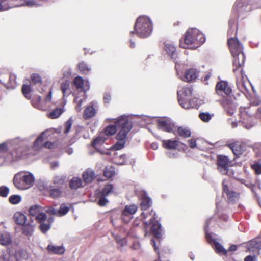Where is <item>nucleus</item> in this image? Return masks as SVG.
Segmentation results:
<instances>
[{
	"instance_id": "f257e3e1",
	"label": "nucleus",
	"mask_w": 261,
	"mask_h": 261,
	"mask_svg": "<svg viewBox=\"0 0 261 261\" xmlns=\"http://www.w3.org/2000/svg\"><path fill=\"white\" fill-rule=\"evenodd\" d=\"M205 41L203 34L196 28H190L186 32L183 40H180L179 45L183 48L195 49Z\"/></svg>"
},
{
	"instance_id": "f03ea898",
	"label": "nucleus",
	"mask_w": 261,
	"mask_h": 261,
	"mask_svg": "<svg viewBox=\"0 0 261 261\" xmlns=\"http://www.w3.org/2000/svg\"><path fill=\"white\" fill-rule=\"evenodd\" d=\"M117 126L121 127L118 133L116 135L117 142L113 146V148L115 150H118L122 149L126 143V137L132 128V123L128 120V117L126 115H122L116 121Z\"/></svg>"
},
{
	"instance_id": "7ed1b4c3",
	"label": "nucleus",
	"mask_w": 261,
	"mask_h": 261,
	"mask_svg": "<svg viewBox=\"0 0 261 261\" xmlns=\"http://www.w3.org/2000/svg\"><path fill=\"white\" fill-rule=\"evenodd\" d=\"M230 51L233 58V64L236 67L233 71L243 66L245 63V57L243 51V46L237 38L231 37L228 40Z\"/></svg>"
},
{
	"instance_id": "20e7f679",
	"label": "nucleus",
	"mask_w": 261,
	"mask_h": 261,
	"mask_svg": "<svg viewBox=\"0 0 261 261\" xmlns=\"http://www.w3.org/2000/svg\"><path fill=\"white\" fill-rule=\"evenodd\" d=\"M153 31V23L151 19L147 16L142 15L136 20L134 25V31L131 34L136 33L140 38L149 37Z\"/></svg>"
},
{
	"instance_id": "39448f33",
	"label": "nucleus",
	"mask_w": 261,
	"mask_h": 261,
	"mask_svg": "<svg viewBox=\"0 0 261 261\" xmlns=\"http://www.w3.org/2000/svg\"><path fill=\"white\" fill-rule=\"evenodd\" d=\"M35 181V177L32 173L27 171H22L16 174L13 178V183L16 188L19 190H26L31 187Z\"/></svg>"
},
{
	"instance_id": "423d86ee",
	"label": "nucleus",
	"mask_w": 261,
	"mask_h": 261,
	"mask_svg": "<svg viewBox=\"0 0 261 261\" xmlns=\"http://www.w3.org/2000/svg\"><path fill=\"white\" fill-rule=\"evenodd\" d=\"M192 93V89L190 86L179 87L177 91L178 100L179 105L184 109H189L196 107L190 100Z\"/></svg>"
},
{
	"instance_id": "0eeeda50",
	"label": "nucleus",
	"mask_w": 261,
	"mask_h": 261,
	"mask_svg": "<svg viewBox=\"0 0 261 261\" xmlns=\"http://www.w3.org/2000/svg\"><path fill=\"white\" fill-rule=\"evenodd\" d=\"M142 218L145 219L148 218L149 221H144L143 223L145 227L148 226L149 225H152L151 227V230L154 234V236L158 238L161 237V225L156 220V214L151 210L150 213L147 214L146 212H142L141 213Z\"/></svg>"
},
{
	"instance_id": "6e6552de",
	"label": "nucleus",
	"mask_w": 261,
	"mask_h": 261,
	"mask_svg": "<svg viewBox=\"0 0 261 261\" xmlns=\"http://www.w3.org/2000/svg\"><path fill=\"white\" fill-rule=\"evenodd\" d=\"M258 8L251 0H237L233 10L239 14H244Z\"/></svg>"
},
{
	"instance_id": "1a4fd4ad",
	"label": "nucleus",
	"mask_w": 261,
	"mask_h": 261,
	"mask_svg": "<svg viewBox=\"0 0 261 261\" xmlns=\"http://www.w3.org/2000/svg\"><path fill=\"white\" fill-rule=\"evenodd\" d=\"M252 113L249 107H240V121L242 123L243 126L249 129L255 125V123L252 120Z\"/></svg>"
},
{
	"instance_id": "9d476101",
	"label": "nucleus",
	"mask_w": 261,
	"mask_h": 261,
	"mask_svg": "<svg viewBox=\"0 0 261 261\" xmlns=\"http://www.w3.org/2000/svg\"><path fill=\"white\" fill-rule=\"evenodd\" d=\"M217 169L222 175L231 176L233 173L229 171V168L232 166V163L229 158L225 155H219L217 156Z\"/></svg>"
},
{
	"instance_id": "9b49d317",
	"label": "nucleus",
	"mask_w": 261,
	"mask_h": 261,
	"mask_svg": "<svg viewBox=\"0 0 261 261\" xmlns=\"http://www.w3.org/2000/svg\"><path fill=\"white\" fill-rule=\"evenodd\" d=\"M137 210V206L135 204L126 205L121 214L122 221L126 223H128Z\"/></svg>"
},
{
	"instance_id": "f8f14e48",
	"label": "nucleus",
	"mask_w": 261,
	"mask_h": 261,
	"mask_svg": "<svg viewBox=\"0 0 261 261\" xmlns=\"http://www.w3.org/2000/svg\"><path fill=\"white\" fill-rule=\"evenodd\" d=\"M216 91L218 94L224 96V95H229L231 93L232 90L227 82L221 81L217 83Z\"/></svg>"
},
{
	"instance_id": "ddd939ff",
	"label": "nucleus",
	"mask_w": 261,
	"mask_h": 261,
	"mask_svg": "<svg viewBox=\"0 0 261 261\" xmlns=\"http://www.w3.org/2000/svg\"><path fill=\"white\" fill-rule=\"evenodd\" d=\"M158 128L168 133L171 132L174 126L170 119L168 118H164L157 120Z\"/></svg>"
},
{
	"instance_id": "4468645a",
	"label": "nucleus",
	"mask_w": 261,
	"mask_h": 261,
	"mask_svg": "<svg viewBox=\"0 0 261 261\" xmlns=\"http://www.w3.org/2000/svg\"><path fill=\"white\" fill-rule=\"evenodd\" d=\"M248 251L257 255L259 254L261 249V240L259 239H255L251 240L247 244Z\"/></svg>"
},
{
	"instance_id": "2eb2a0df",
	"label": "nucleus",
	"mask_w": 261,
	"mask_h": 261,
	"mask_svg": "<svg viewBox=\"0 0 261 261\" xmlns=\"http://www.w3.org/2000/svg\"><path fill=\"white\" fill-rule=\"evenodd\" d=\"M199 75V71L195 68H190L185 71L184 75L180 77L181 80L187 82L195 81Z\"/></svg>"
},
{
	"instance_id": "dca6fc26",
	"label": "nucleus",
	"mask_w": 261,
	"mask_h": 261,
	"mask_svg": "<svg viewBox=\"0 0 261 261\" xmlns=\"http://www.w3.org/2000/svg\"><path fill=\"white\" fill-rule=\"evenodd\" d=\"M223 189L224 193H225L227 196L229 202L233 203L238 201L240 197L239 194L229 189L227 185L225 184L224 181L223 182Z\"/></svg>"
},
{
	"instance_id": "f3484780",
	"label": "nucleus",
	"mask_w": 261,
	"mask_h": 261,
	"mask_svg": "<svg viewBox=\"0 0 261 261\" xmlns=\"http://www.w3.org/2000/svg\"><path fill=\"white\" fill-rule=\"evenodd\" d=\"M141 203L140 206L143 212H146L147 214L150 213V211L147 210L150 207L152 204L151 199L147 196L146 192L143 191L142 194L140 196Z\"/></svg>"
},
{
	"instance_id": "a211bd4d",
	"label": "nucleus",
	"mask_w": 261,
	"mask_h": 261,
	"mask_svg": "<svg viewBox=\"0 0 261 261\" xmlns=\"http://www.w3.org/2000/svg\"><path fill=\"white\" fill-rule=\"evenodd\" d=\"M49 135V132L48 130L42 132L34 142L32 146L33 149L34 150L40 149L44 145L43 144L44 140L47 138Z\"/></svg>"
},
{
	"instance_id": "6ab92c4d",
	"label": "nucleus",
	"mask_w": 261,
	"mask_h": 261,
	"mask_svg": "<svg viewBox=\"0 0 261 261\" xmlns=\"http://www.w3.org/2000/svg\"><path fill=\"white\" fill-rule=\"evenodd\" d=\"M222 106L224 110L229 115H232L236 109V103L230 98H226L222 102Z\"/></svg>"
},
{
	"instance_id": "aec40b11",
	"label": "nucleus",
	"mask_w": 261,
	"mask_h": 261,
	"mask_svg": "<svg viewBox=\"0 0 261 261\" xmlns=\"http://www.w3.org/2000/svg\"><path fill=\"white\" fill-rule=\"evenodd\" d=\"M84 80L80 76H77L73 80V84L75 86L77 90L80 92H83L84 94H85L86 92L89 90L90 87V84L88 81L86 82V86L87 88H85L84 86Z\"/></svg>"
},
{
	"instance_id": "412c9836",
	"label": "nucleus",
	"mask_w": 261,
	"mask_h": 261,
	"mask_svg": "<svg viewBox=\"0 0 261 261\" xmlns=\"http://www.w3.org/2000/svg\"><path fill=\"white\" fill-rule=\"evenodd\" d=\"M60 88L63 94V98L64 99V105L66 103L65 97H68L71 93V90L70 88V82L68 80L62 82L61 84Z\"/></svg>"
},
{
	"instance_id": "4be33fe9",
	"label": "nucleus",
	"mask_w": 261,
	"mask_h": 261,
	"mask_svg": "<svg viewBox=\"0 0 261 261\" xmlns=\"http://www.w3.org/2000/svg\"><path fill=\"white\" fill-rule=\"evenodd\" d=\"M164 49L172 59H176L177 53L174 45L170 42H166L164 43Z\"/></svg>"
},
{
	"instance_id": "5701e85b",
	"label": "nucleus",
	"mask_w": 261,
	"mask_h": 261,
	"mask_svg": "<svg viewBox=\"0 0 261 261\" xmlns=\"http://www.w3.org/2000/svg\"><path fill=\"white\" fill-rule=\"evenodd\" d=\"M211 219H208L206 221L205 224L204 225V230L205 232V236L206 238L207 239V240L210 244L212 245H215L216 243H217L218 242L216 240V239L215 238V234L214 233H211L207 232V228L209 226V223L210 222Z\"/></svg>"
},
{
	"instance_id": "b1692460",
	"label": "nucleus",
	"mask_w": 261,
	"mask_h": 261,
	"mask_svg": "<svg viewBox=\"0 0 261 261\" xmlns=\"http://www.w3.org/2000/svg\"><path fill=\"white\" fill-rule=\"evenodd\" d=\"M179 142L176 140L168 139L162 141V145L166 149L172 150L176 148Z\"/></svg>"
},
{
	"instance_id": "393cba45",
	"label": "nucleus",
	"mask_w": 261,
	"mask_h": 261,
	"mask_svg": "<svg viewBox=\"0 0 261 261\" xmlns=\"http://www.w3.org/2000/svg\"><path fill=\"white\" fill-rule=\"evenodd\" d=\"M12 242L10 234L8 232H3L0 233V244L3 246H8Z\"/></svg>"
},
{
	"instance_id": "a878e982",
	"label": "nucleus",
	"mask_w": 261,
	"mask_h": 261,
	"mask_svg": "<svg viewBox=\"0 0 261 261\" xmlns=\"http://www.w3.org/2000/svg\"><path fill=\"white\" fill-rule=\"evenodd\" d=\"M228 146L232 150L233 154L236 156H239L243 152V148L239 144L238 142H232L228 144Z\"/></svg>"
},
{
	"instance_id": "bb28decb",
	"label": "nucleus",
	"mask_w": 261,
	"mask_h": 261,
	"mask_svg": "<svg viewBox=\"0 0 261 261\" xmlns=\"http://www.w3.org/2000/svg\"><path fill=\"white\" fill-rule=\"evenodd\" d=\"M14 220L18 225H22L25 223L27 217L24 214L18 212L15 213Z\"/></svg>"
},
{
	"instance_id": "cd10ccee",
	"label": "nucleus",
	"mask_w": 261,
	"mask_h": 261,
	"mask_svg": "<svg viewBox=\"0 0 261 261\" xmlns=\"http://www.w3.org/2000/svg\"><path fill=\"white\" fill-rule=\"evenodd\" d=\"M15 257L17 261L26 260L28 258V254L26 250L19 249L15 251Z\"/></svg>"
},
{
	"instance_id": "c85d7f7f",
	"label": "nucleus",
	"mask_w": 261,
	"mask_h": 261,
	"mask_svg": "<svg viewBox=\"0 0 261 261\" xmlns=\"http://www.w3.org/2000/svg\"><path fill=\"white\" fill-rule=\"evenodd\" d=\"M47 249L49 252L54 254H62L65 252V249L62 246H55L51 244L48 245Z\"/></svg>"
},
{
	"instance_id": "c756f323",
	"label": "nucleus",
	"mask_w": 261,
	"mask_h": 261,
	"mask_svg": "<svg viewBox=\"0 0 261 261\" xmlns=\"http://www.w3.org/2000/svg\"><path fill=\"white\" fill-rule=\"evenodd\" d=\"M64 103L62 108H57L48 114L49 118L56 119L58 118L65 111Z\"/></svg>"
},
{
	"instance_id": "7c9ffc66",
	"label": "nucleus",
	"mask_w": 261,
	"mask_h": 261,
	"mask_svg": "<svg viewBox=\"0 0 261 261\" xmlns=\"http://www.w3.org/2000/svg\"><path fill=\"white\" fill-rule=\"evenodd\" d=\"M95 176L94 172L91 170H88L83 174V178L85 182L89 183L92 181Z\"/></svg>"
},
{
	"instance_id": "2f4dec72",
	"label": "nucleus",
	"mask_w": 261,
	"mask_h": 261,
	"mask_svg": "<svg viewBox=\"0 0 261 261\" xmlns=\"http://www.w3.org/2000/svg\"><path fill=\"white\" fill-rule=\"evenodd\" d=\"M96 113V110L93 106H89L84 110L83 116L85 119L93 117Z\"/></svg>"
},
{
	"instance_id": "473e14b6",
	"label": "nucleus",
	"mask_w": 261,
	"mask_h": 261,
	"mask_svg": "<svg viewBox=\"0 0 261 261\" xmlns=\"http://www.w3.org/2000/svg\"><path fill=\"white\" fill-rule=\"evenodd\" d=\"M35 225L31 223L24 224L22 227V232L27 236H31L34 230Z\"/></svg>"
},
{
	"instance_id": "72a5a7b5",
	"label": "nucleus",
	"mask_w": 261,
	"mask_h": 261,
	"mask_svg": "<svg viewBox=\"0 0 261 261\" xmlns=\"http://www.w3.org/2000/svg\"><path fill=\"white\" fill-rule=\"evenodd\" d=\"M114 155L115 156L113 159V162L115 164L119 165H125L126 164V155L121 154L117 156V154L114 152Z\"/></svg>"
},
{
	"instance_id": "f704fd0d",
	"label": "nucleus",
	"mask_w": 261,
	"mask_h": 261,
	"mask_svg": "<svg viewBox=\"0 0 261 261\" xmlns=\"http://www.w3.org/2000/svg\"><path fill=\"white\" fill-rule=\"evenodd\" d=\"M78 68L80 72L84 74H87L91 71V67L84 61L78 64Z\"/></svg>"
},
{
	"instance_id": "c9c22d12",
	"label": "nucleus",
	"mask_w": 261,
	"mask_h": 261,
	"mask_svg": "<svg viewBox=\"0 0 261 261\" xmlns=\"http://www.w3.org/2000/svg\"><path fill=\"white\" fill-rule=\"evenodd\" d=\"M117 128L119 130L121 129V127L118 128L116 123L115 125H110L106 128L105 134L107 136L114 135L116 133Z\"/></svg>"
},
{
	"instance_id": "e433bc0d",
	"label": "nucleus",
	"mask_w": 261,
	"mask_h": 261,
	"mask_svg": "<svg viewBox=\"0 0 261 261\" xmlns=\"http://www.w3.org/2000/svg\"><path fill=\"white\" fill-rule=\"evenodd\" d=\"M82 180L80 178L73 177L70 181L69 186L71 189H77L82 185Z\"/></svg>"
},
{
	"instance_id": "4c0bfd02",
	"label": "nucleus",
	"mask_w": 261,
	"mask_h": 261,
	"mask_svg": "<svg viewBox=\"0 0 261 261\" xmlns=\"http://www.w3.org/2000/svg\"><path fill=\"white\" fill-rule=\"evenodd\" d=\"M41 211H42V210L41 206L38 205H34L30 207L29 213L30 216L36 217Z\"/></svg>"
},
{
	"instance_id": "58836bf2",
	"label": "nucleus",
	"mask_w": 261,
	"mask_h": 261,
	"mask_svg": "<svg viewBox=\"0 0 261 261\" xmlns=\"http://www.w3.org/2000/svg\"><path fill=\"white\" fill-rule=\"evenodd\" d=\"M18 158H25L30 154V147L29 146L25 147V149L23 148H19L18 150Z\"/></svg>"
},
{
	"instance_id": "ea45409f",
	"label": "nucleus",
	"mask_w": 261,
	"mask_h": 261,
	"mask_svg": "<svg viewBox=\"0 0 261 261\" xmlns=\"http://www.w3.org/2000/svg\"><path fill=\"white\" fill-rule=\"evenodd\" d=\"M178 134L183 137L187 138L190 136L191 131L185 127H179L177 129Z\"/></svg>"
},
{
	"instance_id": "a19ab883",
	"label": "nucleus",
	"mask_w": 261,
	"mask_h": 261,
	"mask_svg": "<svg viewBox=\"0 0 261 261\" xmlns=\"http://www.w3.org/2000/svg\"><path fill=\"white\" fill-rule=\"evenodd\" d=\"M115 173L114 168L112 166L106 167L103 172L104 176L108 178L113 177Z\"/></svg>"
},
{
	"instance_id": "79ce46f5",
	"label": "nucleus",
	"mask_w": 261,
	"mask_h": 261,
	"mask_svg": "<svg viewBox=\"0 0 261 261\" xmlns=\"http://www.w3.org/2000/svg\"><path fill=\"white\" fill-rule=\"evenodd\" d=\"M215 249L216 252L219 254H223L226 255L227 253V250H226L222 245H221L220 243L217 242L215 245H213Z\"/></svg>"
},
{
	"instance_id": "37998d69",
	"label": "nucleus",
	"mask_w": 261,
	"mask_h": 261,
	"mask_svg": "<svg viewBox=\"0 0 261 261\" xmlns=\"http://www.w3.org/2000/svg\"><path fill=\"white\" fill-rule=\"evenodd\" d=\"M213 116V114H211L208 112H201L199 115L200 119L204 122H208Z\"/></svg>"
},
{
	"instance_id": "c03bdc74",
	"label": "nucleus",
	"mask_w": 261,
	"mask_h": 261,
	"mask_svg": "<svg viewBox=\"0 0 261 261\" xmlns=\"http://www.w3.org/2000/svg\"><path fill=\"white\" fill-rule=\"evenodd\" d=\"M113 189V187L111 184H108L105 186L104 188L101 190L100 193L101 196H107L110 194Z\"/></svg>"
},
{
	"instance_id": "a18cd8bd",
	"label": "nucleus",
	"mask_w": 261,
	"mask_h": 261,
	"mask_svg": "<svg viewBox=\"0 0 261 261\" xmlns=\"http://www.w3.org/2000/svg\"><path fill=\"white\" fill-rule=\"evenodd\" d=\"M16 76L14 74H11L9 76V84L6 87L7 88H15L16 87Z\"/></svg>"
},
{
	"instance_id": "49530a36",
	"label": "nucleus",
	"mask_w": 261,
	"mask_h": 261,
	"mask_svg": "<svg viewBox=\"0 0 261 261\" xmlns=\"http://www.w3.org/2000/svg\"><path fill=\"white\" fill-rule=\"evenodd\" d=\"M62 192L60 189L53 188L49 190V195L53 198H58L61 195Z\"/></svg>"
},
{
	"instance_id": "de8ad7c7",
	"label": "nucleus",
	"mask_w": 261,
	"mask_h": 261,
	"mask_svg": "<svg viewBox=\"0 0 261 261\" xmlns=\"http://www.w3.org/2000/svg\"><path fill=\"white\" fill-rule=\"evenodd\" d=\"M69 210V208L65 204H62L60 207L58 212V216H62L66 214Z\"/></svg>"
},
{
	"instance_id": "09e8293b",
	"label": "nucleus",
	"mask_w": 261,
	"mask_h": 261,
	"mask_svg": "<svg viewBox=\"0 0 261 261\" xmlns=\"http://www.w3.org/2000/svg\"><path fill=\"white\" fill-rule=\"evenodd\" d=\"M11 255L8 250L3 251L0 255V261H10Z\"/></svg>"
},
{
	"instance_id": "8fccbe9b",
	"label": "nucleus",
	"mask_w": 261,
	"mask_h": 261,
	"mask_svg": "<svg viewBox=\"0 0 261 261\" xmlns=\"http://www.w3.org/2000/svg\"><path fill=\"white\" fill-rule=\"evenodd\" d=\"M9 200L11 203L13 204H16L21 201V197L18 195H11L10 196Z\"/></svg>"
},
{
	"instance_id": "3c124183",
	"label": "nucleus",
	"mask_w": 261,
	"mask_h": 261,
	"mask_svg": "<svg viewBox=\"0 0 261 261\" xmlns=\"http://www.w3.org/2000/svg\"><path fill=\"white\" fill-rule=\"evenodd\" d=\"M65 179V177L64 176L56 175L53 178V182L55 184L62 185L63 184Z\"/></svg>"
},
{
	"instance_id": "603ef678",
	"label": "nucleus",
	"mask_w": 261,
	"mask_h": 261,
	"mask_svg": "<svg viewBox=\"0 0 261 261\" xmlns=\"http://www.w3.org/2000/svg\"><path fill=\"white\" fill-rule=\"evenodd\" d=\"M35 219L39 223H41L46 221L47 216L41 211L35 217Z\"/></svg>"
},
{
	"instance_id": "864d4df0",
	"label": "nucleus",
	"mask_w": 261,
	"mask_h": 261,
	"mask_svg": "<svg viewBox=\"0 0 261 261\" xmlns=\"http://www.w3.org/2000/svg\"><path fill=\"white\" fill-rule=\"evenodd\" d=\"M9 193V188L5 186L0 187V196L2 197H6Z\"/></svg>"
},
{
	"instance_id": "5fc2aeb1",
	"label": "nucleus",
	"mask_w": 261,
	"mask_h": 261,
	"mask_svg": "<svg viewBox=\"0 0 261 261\" xmlns=\"http://www.w3.org/2000/svg\"><path fill=\"white\" fill-rule=\"evenodd\" d=\"M51 227V226L49 224L47 223H45L44 222L41 223L39 226V228L40 231L42 233L46 232Z\"/></svg>"
},
{
	"instance_id": "6e6d98bb",
	"label": "nucleus",
	"mask_w": 261,
	"mask_h": 261,
	"mask_svg": "<svg viewBox=\"0 0 261 261\" xmlns=\"http://www.w3.org/2000/svg\"><path fill=\"white\" fill-rule=\"evenodd\" d=\"M22 92L23 94L27 98H29V94L31 92V87L29 85H23L22 87Z\"/></svg>"
},
{
	"instance_id": "4d7b16f0",
	"label": "nucleus",
	"mask_w": 261,
	"mask_h": 261,
	"mask_svg": "<svg viewBox=\"0 0 261 261\" xmlns=\"http://www.w3.org/2000/svg\"><path fill=\"white\" fill-rule=\"evenodd\" d=\"M31 78L32 82L34 84H40L41 83V77L38 74H33Z\"/></svg>"
},
{
	"instance_id": "13d9d810",
	"label": "nucleus",
	"mask_w": 261,
	"mask_h": 261,
	"mask_svg": "<svg viewBox=\"0 0 261 261\" xmlns=\"http://www.w3.org/2000/svg\"><path fill=\"white\" fill-rule=\"evenodd\" d=\"M106 139L104 137L99 136L93 141L92 145L93 147H96L97 145L103 143Z\"/></svg>"
},
{
	"instance_id": "bf43d9fd",
	"label": "nucleus",
	"mask_w": 261,
	"mask_h": 261,
	"mask_svg": "<svg viewBox=\"0 0 261 261\" xmlns=\"http://www.w3.org/2000/svg\"><path fill=\"white\" fill-rule=\"evenodd\" d=\"M72 124V119L71 118H69L65 123L64 127L65 129L64 130V133L65 134H67L70 130Z\"/></svg>"
},
{
	"instance_id": "052dcab7",
	"label": "nucleus",
	"mask_w": 261,
	"mask_h": 261,
	"mask_svg": "<svg viewBox=\"0 0 261 261\" xmlns=\"http://www.w3.org/2000/svg\"><path fill=\"white\" fill-rule=\"evenodd\" d=\"M74 101L77 103L76 106H75V109L77 111L80 112L82 110V105L83 103V99H79V98L76 96H74Z\"/></svg>"
},
{
	"instance_id": "680f3d73",
	"label": "nucleus",
	"mask_w": 261,
	"mask_h": 261,
	"mask_svg": "<svg viewBox=\"0 0 261 261\" xmlns=\"http://www.w3.org/2000/svg\"><path fill=\"white\" fill-rule=\"evenodd\" d=\"M27 6L28 7H37L39 5L34 0H25V3L21 4L18 6Z\"/></svg>"
},
{
	"instance_id": "e2e57ef3",
	"label": "nucleus",
	"mask_w": 261,
	"mask_h": 261,
	"mask_svg": "<svg viewBox=\"0 0 261 261\" xmlns=\"http://www.w3.org/2000/svg\"><path fill=\"white\" fill-rule=\"evenodd\" d=\"M115 239L118 244V247L119 248L124 246L126 243V241L125 238L122 239L119 237H116Z\"/></svg>"
},
{
	"instance_id": "0e129e2a",
	"label": "nucleus",
	"mask_w": 261,
	"mask_h": 261,
	"mask_svg": "<svg viewBox=\"0 0 261 261\" xmlns=\"http://www.w3.org/2000/svg\"><path fill=\"white\" fill-rule=\"evenodd\" d=\"M229 30L228 31V33L229 34H232L233 32H234V35H236V33L235 32L236 27H235V21L234 20H229Z\"/></svg>"
},
{
	"instance_id": "69168bd1",
	"label": "nucleus",
	"mask_w": 261,
	"mask_h": 261,
	"mask_svg": "<svg viewBox=\"0 0 261 261\" xmlns=\"http://www.w3.org/2000/svg\"><path fill=\"white\" fill-rule=\"evenodd\" d=\"M106 196L99 195V199L98 201V204L101 206L106 205L108 202V199L106 198Z\"/></svg>"
},
{
	"instance_id": "338daca9",
	"label": "nucleus",
	"mask_w": 261,
	"mask_h": 261,
	"mask_svg": "<svg viewBox=\"0 0 261 261\" xmlns=\"http://www.w3.org/2000/svg\"><path fill=\"white\" fill-rule=\"evenodd\" d=\"M252 169L257 174H261V164H254L252 165Z\"/></svg>"
},
{
	"instance_id": "774afa93",
	"label": "nucleus",
	"mask_w": 261,
	"mask_h": 261,
	"mask_svg": "<svg viewBox=\"0 0 261 261\" xmlns=\"http://www.w3.org/2000/svg\"><path fill=\"white\" fill-rule=\"evenodd\" d=\"M45 211L46 213H47L49 214L56 215V216H58V210H57L54 208H52V207H48V208H46Z\"/></svg>"
}]
</instances>
